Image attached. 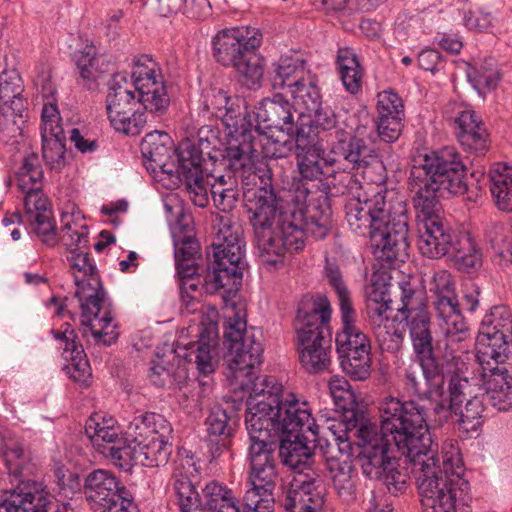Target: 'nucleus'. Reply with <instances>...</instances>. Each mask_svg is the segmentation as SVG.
<instances>
[{
	"instance_id": "nucleus-21",
	"label": "nucleus",
	"mask_w": 512,
	"mask_h": 512,
	"mask_svg": "<svg viewBox=\"0 0 512 512\" xmlns=\"http://www.w3.org/2000/svg\"><path fill=\"white\" fill-rule=\"evenodd\" d=\"M172 142L167 133L152 131L146 134L141 143V152L148 171L169 189L183 186L184 176L180 172V160L177 148L172 149Z\"/></svg>"
},
{
	"instance_id": "nucleus-33",
	"label": "nucleus",
	"mask_w": 512,
	"mask_h": 512,
	"mask_svg": "<svg viewBox=\"0 0 512 512\" xmlns=\"http://www.w3.org/2000/svg\"><path fill=\"white\" fill-rule=\"evenodd\" d=\"M206 442L211 459H216L228 451L235 433L234 425L227 411L214 406L205 419Z\"/></svg>"
},
{
	"instance_id": "nucleus-30",
	"label": "nucleus",
	"mask_w": 512,
	"mask_h": 512,
	"mask_svg": "<svg viewBox=\"0 0 512 512\" xmlns=\"http://www.w3.org/2000/svg\"><path fill=\"white\" fill-rule=\"evenodd\" d=\"M138 107L136 78L126 72L115 73L108 82L106 110L108 119L131 113Z\"/></svg>"
},
{
	"instance_id": "nucleus-31",
	"label": "nucleus",
	"mask_w": 512,
	"mask_h": 512,
	"mask_svg": "<svg viewBox=\"0 0 512 512\" xmlns=\"http://www.w3.org/2000/svg\"><path fill=\"white\" fill-rule=\"evenodd\" d=\"M172 452V443L157 438H149L139 446L128 444L120 451V468L129 470L133 462L147 467H159L167 464Z\"/></svg>"
},
{
	"instance_id": "nucleus-26",
	"label": "nucleus",
	"mask_w": 512,
	"mask_h": 512,
	"mask_svg": "<svg viewBox=\"0 0 512 512\" xmlns=\"http://www.w3.org/2000/svg\"><path fill=\"white\" fill-rule=\"evenodd\" d=\"M228 154L224 158V154L216 152L212 157V168L207 171L208 177L214 178L215 182L211 184L210 193L213 201L221 193V188L227 187V174L238 175L241 177L245 172L252 170L254 166V145L244 142L242 145H235L229 148Z\"/></svg>"
},
{
	"instance_id": "nucleus-35",
	"label": "nucleus",
	"mask_w": 512,
	"mask_h": 512,
	"mask_svg": "<svg viewBox=\"0 0 512 512\" xmlns=\"http://www.w3.org/2000/svg\"><path fill=\"white\" fill-rule=\"evenodd\" d=\"M267 73L273 89L282 88L288 94L312 75L306 68L305 60L298 56H282L271 64Z\"/></svg>"
},
{
	"instance_id": "nucleus-39",
	"label": "nucleus",
	"mask_w": 512,
	"mask_h": 512,
	"mask_svg": "<svg viewBox=\"0 0 512 512\" xmlns=\"http://www.w3.org/2000/svg\"><path fill=\"white\" fill-rule=\"evenodd\" d=\"M176 218V223L171 228L174 256H197L200 252V242L195 236L191 217L179 208Z\"/></svg>"
},
{
	"instance_id": "nucleus-19",
	"label": "nucleus",
	"mask_w": 512,
	"mask_h": 512,
	"mask_svg": "<svg viewBox=\"0 0 512 512\" xmlns=\"http://www.w3.org/2000/svg\"><path fill=\"white\" fill-rule=\"evenodd\" d=\"M84 494L93 512H138L136 504L128 498L127 489L109 470L96 469L88 473Z\"/></svg>"
},
{
	"instance_id": "nucleus-32",
	"label": "nucleus",
	"mask_w": 512,
	"mask_h": 512,
	"mask_svg": "<svg viewBox=\"0 0 512 512\" xmlns=\"http://www.w3.org/2000/svg\"><path fill=\"white\" fill-rule=\"evenodd\" d=\"M456 135L461 146L477 156L484 155L488 148V133L477 113L472 109L457 112L454 118Z\"/></svg>"
},
{
	"instance_id": "nucleus-15",
	"label": "nucleus",
	"mask_w": 512,
	"mask_h": 512,
	"mask_svg": "<svg viewBox=\"0 0 512 512\" xmlns=\"http://www.w3.org/2000/svg\"><path fill=\"white\" fill-rule=\"evenodd\" d=\"M75 297L81 309V325L83 335L90 332L97 344L110 346L118 339L116 326L112 325L113 317L109 306H106L105 295L99 275L76 283Z\"/></svg>"
},
{
	"instance_id": "nucleus-42",
	"label": "nucleus",
	"mask_w": 512,
	"mask_h": 512,
	"mask_svg": "<svg viewBox=\"0 0 512 512\" xmlns=\"http://www.w3.org/2000/svg\"><path fill=\"white\" fill-rule=\"evenodd\" d=\"M184 357L188 363L195 364L199 373H213L218 364L215 340L202 334L197 343L189 345Z\"/></svg>"
},
{
	"instance_id": "nucleus-36",
	"label": "nucleus",
	"mask_w": 512,
	"mask_h": 512,
	"mask_svg": "<svg viewBox=\"0 0 512 512\" xmlns=\"http://www.w3.org/2000/svg\"><path fill=\"white\" fill-rule=\"evenodd\" d=\"M342 329L336 333L337 355L371 352L369 337L356 325V312L353 307L340 310Z\"/></svg>"
},
{
	"instance_id": "nucleus-25",
	"label": "nucleus",
	"mask_w": 512,
	"mask_h": 512,
	"mask_svg": "<svg viewBox=\"0 0 512 512\" xmlns=\"http://www.w3.org/2000/svg\"><path fill=\"white\" fill-rule=\"evenodd\" d=\"M202 493L211 512H252L274 506V494L266 496L253 485L246 490L242 502L235 498L230 489L215 481L208 482Z\"/></svg>"
},
{
	"instance_id": "nucleus-62",
	"label": "nucleus",
	"mask_w": 512,
	"mask_h": 512,
	"mask_svg": "<svg viewBox=\"0 0 512 512\" xmlns=\"http://www.w3.org/2000/svg\"><path fill=\"white\" fill-rule=\"evenodd\" d=\"M125 434L126 437H124V440L132 446H139L149 438H153L150 424L147 420V414L135 416L128 424Z\"/></svg>"
},
{
	"instance_id": "nucleus-14",
	"label": "nucleus",
	"mask_w": 512,
	"mask_h": 512,
	"mask_svg": "<svg viewBox=\"0 0 512 512\" xmlns=\"http://www.w3.org/2000/svg\"><path fill=\"white\" fill-rule=\"evenodd\" d=\"M43 170L36 153L24 156L16 172L18 188L24 194L25 222L45 243H56L55 224L49 201L42 192Z\"/></svg>"
},
{
	"instance_id": "nucleus-50",
	"label": "nucleus",
	"mask_w": 512,
	"mask_h": 512,
	"mask_svg": "<svg viewBox=\"0 0 512 512\" xmlns=\"http://www.w3.org/2000/svg\"><path fill=\"white\" fill-rule=\"evenodd\" d=\"M466 75L469 82L478 91L482 89L492 90L500 81V73L493 58L469 65Z\"/></svg>"
},
{
	"instance_id": "nucleus-22",
	"label": "nucleus",
	"mask_w": 512,
	"mask_h": 512,
	"mask_svg": "<svg viewBox=\"0 0 512 512\" xmlns=\"http://www.w3.org/2000/svg\"><path fill=\"white\" fill-rule=\"evenodd\" d=\"M132 77L136 78L137 108L153 116L164 115L170 98L158 63L148 55L140 56L134 63Z\"/></svg>"
},
{
	"instance_id": "nucleus-44",
	"label": "nucleus",
	"mask_w": 512,
	"mask_h": 512,
	"mask_svg": "<svg viewBox=\"0 0 512 512\" xmlns=\"http://www.w3.org/2000/svg\"><path fill=\"white\" fill-rule=\"evenodd\" d=\"M306 488V491L294 489L288 497H283L284 512H321L325 502L324 490L317 491L313 485Z\"/></svg>"
},
{
	"instance_id": "nucleus-6",
	"label": "nucleus",
	"mask_w": 512,
	"mask_h": 512,
	"mask_svg": "<svg viewBox=\"0 0 512 512\" xmlns=\"http://www.w3.org/2000/svg\"><path fill=\"white\" fill-rule=\"evenodd\" d=\"M245 423L247 431L273 440L280 434H301L307 441L316 442L320 430L307 404L300 403L293 394L284 398L276 381L268 388H253V395L247 400Z\"/></svg>"
},
{
	"instance_id": "nucleus-17",
	"label": "nucleus",
	"mask_w": 512,
	"mask_h": 512,
	"mask_svg": "<svg viewBox=\"0 0 512 512\" xmlns=\"http://www.w3.org/2000/svg\"><path fill=\"white\" fill-rule=\"evenodd\" d=\"M512 352V314L504 306H496L486 314L476 339V360L495 364L510 360Z\"/></svg>"
},
{
	"instance_id": "nucleus-9",
	"label": "nucleus",
	"mask_w": 512,
	"mask_h": 512,
	"mask_svg": "<svg viewBox=\"0 0 512 512\" xmlns=\"http://www.w3.org/2000/svg\"><path fill=\"white\" fill-rule=\"evenodd\" d=\"M331 314L327 299L304 303L298 308L295 329L299 359L308 373H321L331 364Z\"/></svg>"
},
{
	"instance_id": "nucleus-23",
	"label": "nucleus",
	"mask_w": 512,
	"mask_h": 512,
	"mask_svg": "<svg viewBox=\"0 0 512 512\" xmlns=\"http://www.w3.org/2000/svg\"><path fill=\"white\" fill-rule=\"evenodd\" d=\"M296 109L284 98L283 94L276 93L272 98H264L255 106L252 114L246 113L243 117L245 124L241 130L247 129L251 134L252 129L260 133L266 130L277 129L288 135L296 134L300 130L295 124L294 115Z\"/></svg>"
},
{
	"instance_id": "nucleus-27",
	"label": "nucleus",
	"mask_w": 512,
	"mask_h": 512,
	"mask_svg": "<svg viewBox=\"0 0 512 512\" xmlns=\"http://www.w3.org/2000/svg\"><path fill=\"white\" fill-rule=\"evenodd\" d=\"M42 156L51 170L60 171L67 163L66 136L56 104L48 103L42 109Z\"/></svg>"
},
{
	"instance_id": "nucleus-24",
	"label": "nucleus",
	"mask_w": 512,
	"mask_h": 512,
	"mask_svg": "<svg viewBox=\"0 0 512 512\" xmlns=\"http://www.w3.org/2000/svg\"><path fill=\"white\" fill-rule=\"evenodd\" d=\"M250 470L248 483L266 496L273 495L278 480L277 445L275 440L248 431Z\"/></svg>"
},
{
	"instance_id": "nucleus-28",
	"label": "nucleus",
	"mask_w": 512,
	"mask_h": 512,
	"mask_svg": "<svg viewBox=\"0 0 512 512\" xmlns=\"http://www.w3.org/2000/svg\"><path fill=\"white\" fill-rule=\"evenodd\" d=\"M244 258H214L212 271L205 277V288L210 294L220 292L225 304L236 305L235 299L242 286Z\"/></svg>"
},
{
	"instance_id": "nucleus-55",
	"label": "nucleus",
	"mask_w": 512,
	"mask_h": 512,
	"mask_svg": "<svg viewBox=\"0 0 512 512\" xmlns=\"http://www.w3.org/2000/svg\"><path fill=\"white\" fill-rule=\"evenodd\" d=\"M26 105V100H17L15 105L0 106V131L7 132L12 137L19 135Z\"/></svg>"
},
{
	"instance_id": "nucleus-38",
	"label": "nucleus",
	"mask_w": 512,
	"mask_h": 512,
	"mask_svg": "<svg viewBox=\"0 0 512 512\" xmlns=\"http://www.w3.org/2000/svg\"><path fill=\"white\" fill-rule=\"evenodd\" d=\"M204 107L212 115L220 118L228 128L238 133V117L240 113L235 109L233 99L227 91L220 87H211L204 94Z\"/></svg>"
},
{
	"instance_id": "nucleus-29",
	"label": "nucleus",
	"mask_w": 512,
	"mask_h": 512,
	"mask_svg": "<svg viewBox=\"0 0 512 512\" xmlns=\"http://www.w3.org/2000/svg\"><path fill=\"white\" fill-rule=\"evenodd\" d=\"M85 434L100 454L110 458L120 468L118 457L120 451L127 448L128 442L121 436L120 427L112 417L92 414L85 423Z\"/></svg>"
},
{
	"instance_id": "nucleus-8",
	"label": "nucleus",
	"mask_w": 512,
	"mask_h": 512,
	"mask_svg": "<svg viewBox=\"0 0 512 512\" xmlns=\"http://www.w3.org/2000/svg\"><path fill=\"white\" fill-rule=\"evenodd\" d=\"M219 142L218 132L210 126H203L198 131V145L190 139L181 141L177 147V156L180 160V172L185 180V192L194 205L204 208L209 203L208 184L204 179V170H208L209 163L216 152L228 154L229 148L248 142L253 145L252 134L243 129L239 137H233L224 148H217Z\"/></svg>"
},
{
	"instance_id": "nucleus-49",
	"label": "nucleus",
	"mask_w": 512,
	"mask_h": 512,
	"mask_svg": "<svg viewBox=\"0 0 512 512\" xmlns=\"http://www.w3.org/2000/svg\"><path fill=\"white\" fill-rule=\"evenodd\" d=\"M289 94L294 99L295 105L302 109L300 113L308 117L323 105L313 75L300 83L298 87L289 91Z\"/></svg>"
},
{
	"instance_id": "nucleus-48",
	"label": "nucleus",
	"mask_w": 512,
	"mask_h": 512,
	"mask_svg": "<svg viewBox=\"0 0 512 512\" xmlns=\"http://www.w3.org/2000/svg\"><path fill=\"white\" fill-rule=\"evenodd\" d=\"M490 191L497 207L512 212V169L503 167L490 171Z\"/></svg>"
},
{
	"instance_id": "nucleus-7",
	"label": "nucleus",
	"mask_w": 512,
	"mask_h": 512,
	"mask_svg": "<svg viewBox=\"0 0 512 512\" xmlns=\"http://www.w3.org/2000/svg\"><path fill=\"white\" fill-rule=\"evenodd\" d=\"M387 403V398L380 404V431L376 424L368 422L362 424L361 427L355 429V436L358 439V446L360 448L357 454V460L361 466L362 473L369 479L378 480L383 478L386 469L391 470V464L394 463L396 458L392 452L394 445L402 455L409 458L410 463L413 465L419 454L424 451L431 450V447L422 446V442L410 441L407 443L400 442L398 433L402 432L399 425L395 429H386V416L384 414V406Z\"/></svg>"
},
{
	"instance_id": "nucleus-1",
	"label": "nucleus",
	"mask_w": 512,
	"mask_h": 512,
	"mask_svg": "<svg viewBox=\"0 0 512 512\" xmlns=\"http://www.w3.org/2000/svg\"><path fill=\"white\" fill-rule=\"evenodd\" d=\"M465 173L466 166L454 147H444L413 158L409 185L415 193L413 203L421 256L449 254V234L443 227L438 198L464 194L467 191Z\"/></svg>"
},
{
	"instance_id": "nucleus-3",
	"label": "nucleus",
	"mask_w": 512,
	"mask_h": 512,
	"mask_svg": "<svg viewBox=\"0 0 512 512\" xmlns=\"http://www.w3.org/2000/svg\"><path fill=\"white\" fill-rule=\"evenodd\" d=\"M419 368L410 365L405 371V385L415 395L417 400L402 402L397 398H387L384 406L386 416V429H395L396 423L402 429L397 436L401 443H407L408 439H418L422 446L431 447L432 437L429 432V422L442 425L452 414H458L463 402L474 398L472 396V384L468 377L453 372L449 377L448 395L444 396L443 385L436 391L429 383V389L422 388V380ZM416 440H414L415 442Z\"/></svg>"
},
{
	"instance_id": "nucleus-51",
	"label": "nucleus",
	"mask_w": 512,
	"mask_h": 512,
	"mask_svg": "<svg viewBox=\"0 0 512 512\" xmlns=\"http://www.w3.org/2000/svg\"><path fill=\"white\" fill-rule=\"evenodd\" d=\"M338 360L342 372L353 381H365L371 375V352H349L348 354L338 355Z\"/></svg>"
},
{
	"instance_id": "nucleus-53",
	"label": "nucleus",
	"mask_w": 512,
	"mask_h": 512,
	"mask_svg": "<svg viewBox=\"0 0 512 512\" xmlns=\"http://www.w3.org/2000/svg\"><path fill=\"white\" fill-rule=\"evenodd\" d=\"M63 357L68 362L65 365V370L69 378L80 385L89 386L92 373L83 346H78L70 352L67 350L66 353H63Z\"/></svg>"
},
{
	"instance_id": "nucleus-54",
	"label": "nucleus",
	"mask_w": 512,
	"mask_h": 512,
	"mask_svg": "<svg viewBox=\"0 0 512 512\" xmlns=\"http://www.w3.org/2000/svg\"><path fill=\"white\" fill-rule=\"evenodd\" d=\"M330 392L336 406L343 411L341 422L347 430H355L361 427L362 424L369 422L365 418L364 413L354 407V397H347L341 392H335L334 390H330Z\"/></svg>"
},
{
	"instance_id": "nucleus-5",
	"label": "nucleus",
	"mask_w": 512,
	"mask_h": 512,
	"mask_svg": "<svg viewBox=\"0 0 512 512\" xmlns=\"http://www.w3.org/2000/svg\"><path fill=\"white\" fill-rule=\"evenodd\" d=\"M438 444L432 440L431 450L413 460L412 473L416 480L423 512H456L467 504L469 482L463 478L464 464L459 450L451 443L443 447L442 463L434 453Z\"/></svg>"
},
{
	"instance_id": "nucleus-2",
	"label": "nucleus",
	"mask_w": 512,
	"mask_h": 512,
	"mask_svg": "<svg viewBox=\"0 0 512 512\" xmlns=\"http://www.w3.org/2000/svg\"><path fill=\"white\" fill-rule=\"evenodd\" d=\"M307 189L298 190L290 201L281 203L272 187L258 188L248 199L247 210L256 237L264 244L273 241L274 229L281 233L286 253H299L304 237L323 239L332 228V210L328 192L310 197Z\"/></svg>"
},
{
	"instance_id": "nucleus-16",
	"label": "nucleus",
	"mask_w": 512,
	"mask_h": 512,
	"mask_svg": "<svg viewBox=\"0 0 512 512\" xmlns=\"http://www.w3.org/2000/svg\"><path fill=\"white\" fill-rule=\"evenodd\" d=\"M298 171L303 179L314 181L331 172H344L348 142L334 141L328 153L316 134H306L304 127L295 138Z\"/></svg>"
},
{
	"instance_id": "nucleus-10",
	"label": "nucleus",
	"mask_w": 512,
	"mask_h": 512,
	"mask_svg": "<svg viewBox=\"0 0 512 512\" xmlns=\"http://www.w3.org/2000/svg\"><path fill=\"white\" fill-rule=\"evenodd\" d=\"M224 345L228 349V369L230 377L241 389L250 391L256 386L268 388L275 382L273 377L256 375V369L263 362L264 347L261 331L246 328V321L239 313L229 317L228 328L225 332Z\"/></svg>"
},
{
	"instance_id": "nucleus-52",
	"label": "nucleus",
	"mask_w": 512,
	"mask_h": 512,
	"mask_svg": "<svg viewBox=\"0 0 512 512\" xmlns=\"http://www.w3.org/2000/svg\"><path fill=\"white\" fill-rule=\"evenodd\" d=\"M382 352L397 353L403 344L404 335L396 318L371 329Z\"/></svg>"
},
{
	"instance_id": "nucleus-56",
	"label": "nucleus",
	"mask_w": 512,
	"mask_h": 512,
	"mask_svg": "<svg viewBox=\"0 0 512 512\" xmlns=\"http://www.w3.org/2000/svg\"><path fill=\"white\" fill-rule=\"evenodd\" d=\"M109 121L116 131L125 135L136 136L143 130L147 122V116L144 111L136 108L131 113L124 114Z\"/></svg>"
},
{
	"instance_id": "nucleus-34",
	"label": "nucleus",
	"mask_w": 512,
	"mask_h": 512,
	"mask_svg": "<svg viewBox=\"0 0 512 512\" xmlns=\"http://www.w3.org/2000/svg\"><path fill=\"white\" fill-rule=\"evenodd\" d=\"M216 222L210 244L212 256H243L246 245L240 226L233 223L229 215L217 216Z\"/></svg>"
},
{
	"instance_id": "nucleus-18",
	"label": "nucleus",
	"mask_w": 512,
	"mask_h": 512,
	"mask_svg": "<svg viewBox=\"0 0 512 512\" xmlns=\"http://www.w3.org/2000/svg\"><path fill=\"white\" fill-rule=\"evenodd\" d=\"M307 440L301 434H280L275 436L277 445L276 456L282 465L290 468L294 476L284 493L288 497L294 489L305 490L306 487L315 486L317 491H323V481L319 474L312 468L313 456Z\"/></svg>"
},
{
	"instance_id": "nucleus-20",
	"label": "nucleus",
	"mask_w": 512,
	"mask_h": 512,
	"mask_svg": "<svg viewBox=\"0 0 512 512\" xmlns=\"http://www.w3.org/2000/svg\"><path fill=\"white\" fill-rule=\"evenodd\" d=\"M344 163L348 194H354V190L362 189L363 182L379 187L387 180L384 163L375 150L360 137L350 138Z\"/></svg>"
},
{
	"instance_id": "nucleus-63",
	"label": "nucleus",
	"mask_w": 512,
	"mask_h": 512,
	"mask_svg": "<svg viewBox=\"0 0 512 512\" xmlns=\"http://www.w3.org/2000/svg\"><path fill=\"white\" fill-rule=\"evenodd\" d=\"M405 116L377 117L376 130L381 141L395 142L401 135Z\"/></svg>"
},
{
	"instance_id": "nucleus-11",
	"label": "nucleus",
	"mask_w": 512,
	"mask_h": 512,
	"mask_svg": "<svg viewBox=\"0 0 512 512\" xmlns=\"http://www.w3.org/2000/svg\"><path fill=\"white\" fill-rule=\"evenodd\" d=\"M262 34L251 27H234L219 31L212 39L213 56L224 67L236 70L248 89L261 86L263 59L257 52Z\"/></svg>"
},
{
	"instance_id": "nucleus-58",
	"label": "nucleus",
	"mask_w": 512,
	"mask_h": 512,
	"mask_svg": "<svg viewBox=\"0 0 512 512\" xmlns=\"http://www.w3.org/2000/svg\"><path fill=\"white\" fill-rule=\"evenodd\" d=\"M325 273L329 283L336 292L340 310L353 307L350 293L342 280L341 271L335 263H332L329 260V258H326Z\"/></svg>"
},
{
	"instance_id": "nucleus-57",
	"label": "nucleus",
	"mask_w": 512,
	"mask_h": 512,
	"mask_svg": "<svg viewBox=\"0 0 512 512\" xmlns=\"http://www.w3.org/2000/svg\"><path fill=\"white\" fill-rule=\"evenodd\" d=\"M195 260L196 258H176L175 266L182 289L188 287L191 290H196L198 287V282L194 281L205 271V267L199 265Z\"/></svg>"
},
{
	"instance_id": "nucleus-64",
	"label": "nucleus",
	"mask_w": 512,
	"mask_h": 512,
	"mask_svg": "<svg viewBox=\"0 0 512 512\" xmlns=\"http://www.w3.org/2000/svg\"><path fill=\"white\" fill-rule=\"evenodd\" d=\"M237 177L238 175L227 174V187L221 188V193L213 201L215 207L226 215L233 210L238 200Z\"/></svg>"
},
{
	"instance_id": "nucleus-60",
	"label": "nucleus",
	"mask_w": 512,
	"mask_h": 512,
	"mask_svg": "<svg viewBox=\"0 0 512 512\" xmlns=\"http://www.w3.org/2000/svg\"><path fill=\"white\" fill-rule=\"evenodd\" d=\"M482 412L481 401L477 397L467 400L464 409L461 406L458 410L460 428L467 432L477 431L481 425Z\"/></svg>"
},
{
	"instance_id": "nucleus-41",
	"label": "nucleus",
	"mask_w": 512,
	"mask_h": 512,
	"mask_svg": "<svg viewBox=\"0 0 512 512\" xmlns=\"http://www.w3.org/2000/svg\"><path fill=\"white\" fill-rule=\"evenodd\" d=\"M336 64L345 89L351 94L361 92L363 68L356 53L348 47L340 48L337 52Z\"/></svg>"
},
{
	"instance_id": "nucleus-37",
	"label": "nucleus",
	"mask_w": 512,
	"mask_h": 512,
	"mask_svg": "<svg viewBox=\"0 0 512 512\" xmlns=\"http://www.w3.org/2000/svg\"><path fill=\"white\" fill-rule=\"evenodd\" d=\"M310 125L306 130V134L312 135L313 129H321L323 131L334 130L336 141L349 142L352 136V126L350 124L353 118L347 111L335 112L328 106H321L316 112L310 116Z\"/></svg>"
},
{
	"instance_id": "nucleus-4",
	"label": "nucleus",
	"mask_w": 512,
	"mask_h": 512,
	"mask_svg": "<svg viewBox=\"0 0 512 512\" xmlns=\"http://www.w3.org/2000/svg\"><path fill=\"white\" fill-rule=\"evenodd\" d=\"M345 204V218L355 232L368 230L371 244L384 256H409L410 214L404 196L385 188Z\"/></svg>"
},
{
	"instance_id": "nucleus-46",
	"label": "nucleus",
	"mask_w": 512,
	"mask_h": 512,
	"mask_svg": "<svg viewBox=\"0 0 512 512\" xmlns=\"http://www.w3.org/2000/svg\"><path fill=\"white\" fill-rule=\"evenodd\" d=\"M73 215L62 214L61 241L74 256H89L87 250L88 228L85 224L72 222Z\"/></svg>"
},
{
	"instance_id": "nucleus-45",
	"label": "nucleus",
	"mask_w": 512,
	"mask_h": 512,
	"mask_svg": "<svg viewBox=\"0 0 512 512\" xmlns=\"http://www.w3.org/2000/svg\"><path fill=\"white\" fill-rule=\"evenodd\" d=\"M331 433V440L322 439L319 432L318 441L313 442L315 446L320 447L323 457L325 458L326 465L332 461L340 462L343 459H345V461L353 460V447L348 438V433H353L355 435V430H347L345 428L342 434H336L334 431H331Z\"/></svg>"
},
{
	"instance_id": "nucleus-61",
	"label": "nucleus",
	"mask_w": 512,
	"mask_h": 512,
	"mask_svg": "<svg viewBox=\"0 0 512 512\" xmlns=\"http://www.w3.org/2000/svg\"><path fill=\"white\" fill-rule=\"evenodd\" d=\"M376 110L377 117L405 116L402 99L390 90L378 93Z\"/></svg>"
},
{
	"instance_id": "nucleus-47",
	"label": "nucleus",
	"mask_w": 512,
	"mask_h": 512,
	"mask_svg": "<svg viewBox=\"0 0 512 512\" xmlns=\"http://www.w3.org/2000/svg\"><path fill=\"white\" fill-rule=\"evenodd\" d=\"M398 285L401 306L397 310L401 318L427 310L425 292L419 287L415 278L403 277Z\"/></svg>"
},
{
	"instance_id": "nucleus-12",
	"label": "nucleus",
	"mask_w": 512,
	"mask_h": 512,
	"mask_svg": "<svg viewBox=\"0 0 512 512\" xmlns=\"http://www.w3.org/2000/svg\"><path fill=\"white\" fill-rule=\"evenodd\" d=\"M4 461L9 475L14 478V488H0V512H49L53 496L45 491L42 483L26 479L32 473L29 452L22 443L9 442L4 447Z\"/></svg>"
},
{
	"instance_id": "nucleus-59",
	"label": "nucleus",
	"mask_w": 512,
	"mask_h": 512,
	"mask_svg": "<svg viewBox=\"0 0 512 512\" xmlns=\"http://www.w3.org/2000/svg\"><path fill=\"white\" fill-rule=\"evenodd\" d=\"M24 91L22 79L18 75H0V106L15 105L17 100H25L22 97Z\"/></svg>"
},
{
	"instance_id": "nucleus-43",
	"label": "nucleus",
	"mask_w": 512,
	"mask_h": 512,
	"mask_svg": "<svg viewBox=\"0 0 512 512\" xmlns=\"http://www.w3.org/2000/svg\"><path fill=\"white\" fill-rule=\"evenodd\" d=\"M171 485L181 512H211L207 504L202 503L199 492L187 475L174 473ZM204 500L206 501L205 498Z\"/></svg>"
},
{
	"instance_id": "nucleus-40",
	"label": "nucleus",
	"mask_w": 512,
	"mask_h": 512,
	"mask_svg": "<svg viewBox=\"0 0 512 512\" xmlns=\"http://www.w3.org/2000/svg\"><path fill=\"white\" fill-rule=\"evenodd\" d=\"M75 63L79 72L78 83L89 91L98 89V81L102 78L105 70L100 64L96 47L87 45L74 55Z\"/></svg>"
},
{
	"instance_id": "nucleus-13",
	"label": "nucleus",
	"mask_w": 512,
	"mask_h": 512,
	"mask_svg": "<svg viewBox=\"0 0 512 512\" xmlns=\"http://www.w3.org/2000/svg\"><path fill=\"white\" fill-rule=\"evenodd\" d=\"M408 331L419 371L425 382L440 390L445 377L451 373V360L443 354L435 336L434 325L428 310L401 318Z\"/></svg>"
}]
</instances>
